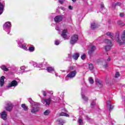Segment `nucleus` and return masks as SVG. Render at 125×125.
<instances>
[{
  "instance_id": "16",
  "label": "nucleus",
  "mask_w": 125,
  "mask_h": 125,
  "mask_svg": "<svg viewBox=\"0 0 125 125\" xmlns=\"http://www.w3.org/2000/svg\"><path fill=\"white\" fill-rule=\"evenodd\" d=\"M96 49V48L95 47V46H92L91 47V49H90L88 51V54L90 55V56H91L92 55V53L93 51H94Z\"/></svg>"
},
{
  "instance_id": "58",
  "label": "nucleus",
  "mask_w": 125,
  "mask_h": 125,
  "mask_svg": "<svg viewBox=\"0 0 125 125\" xmlns=\"http://www.w3.org/2000/svg\"><path fill=\"white\" fill-rule=\"evenodd\" d=\"M83 113V111H80V114H82Z\"/></svg>"
},
{
  "instance_id": "10",
  "label": "nucleus",
  "mask_w": 125,
  "mask_h": 125,
  "mask_svg": "<svg viewBox=\"0 0 125 125\" xmlns=\"http://www.w3.org/2000/svg\"><path fill=\"white\" fill-rule=\"evenodd\" d=\"M31 64L34 68H42V63L40 64L35 62H32Z\"/></svg>"
},
{
  "instance_id": "41",
  "label": "nucleus",
  "mask_w": 125,
  "mask_h": 125,
  "mask_svg": "<svg viewBox=\"0 0 125 125\" xmlns=\"http://www.w3.org/2000/svg\"><path fill=\"white\" fill-rule=\"evenodd\" d=\"M55 44L56 45H59V44H60V41L56 40L55 42Z\"/></svg>"
},
{
  "instance_id": "2",
  "label": "nucleus",
  "mask_w": 125,
  "mask_h": 125,
  "mask_svg": "<svg viewBox=\"0 0 125 125\" xmlns=\"http://www.w3.org/2000/svg\"><path fill=\"white\" fill-rule=\"evenodd\" d=\"M3 29L5 32L8 34L10 33L11 30V22L10 21H7L3 25Z\"/></svg>"
},
{
  "instance_id": "23",
  "label": "nucleus",
  "mask_w": 125,
  "mask_h": 125,
  "mask_svg": "<svg viewBox=\"0 0 125 125\" xmlns=\"http://www.w3.org/2000/svg\"><path fill=\"white\" fill-rule=\"evenodd\" d=\"M28 51L29 52H34V51H35V46L33 45L29 46L28 48Z\"/></svg>"
},
{
  "instance_id": "19",
  "label": "nucleus",
  "mask_w": 125,
  "mask_h": 125,
  "mask_svg": "<svg viewBox=\"0 0 125 125\" xmlns=\"http://www.w3.org/2000/svg\"><path fill=\"white\" fill-rule=\"evenodd\" d=\"M106 106H107L109 110H112L114 108V106L111 105V102L107 101L106 102Z\"/></svg>"
},
{
  "instance_id": "52",
  "label": "nucleus",
  "mask_w": 125,
  "mask_h": 125,
  "mask_svg": "<svg viewBox=\"0 0 125 125\" xmlns=\"http://www.w3.org/2000/svg\"><path fill=\"white\" fill-rule=\"evenodd\" d=\"M107 61H108V62L111 61V58L110 57L108 58Z\"/></svg>"
},
{
  "instance_id": "53",
  "label": "nucleus",
  "mask_w": 125,
  "mask_h": 125,
  "mask_svg": "<svg viewBox=\"0 0 125 125\" xmlns=\"http://www.w3.org/2000/svg\"><path fill=\"white\" fill-rule=\"evenodd\" d=\"M68 8L72 10V9H73V7L72 6H69Z\"/></svg>"
},
{
  "instance_id": "37",
  "label": "nucleus",
  "mask_w": 125,
  "mask_h": 125,
  "mask_svg": "<svg viewBox=\"0 0 125 125\" xmlns=\"http://www.w3.org/2000/svg\"><path fill=\"white\" fill-rule=\"evenodd\" d=\"M89 69V70H93V64L91 63H88Z\"/></svg>"
},
{
  "instance_id": "22",
  "label": "nucleus",
  "mask_w": 125,
  "mask_h": 125,
  "mask_svg": "<svg viewBox=\"0 0 125 125\" xmlns=\"http://www.w3.org/2000/svg\"><path fill=\"white\" fill-rule=\"evenodd\" d=\"M95 81L99 87H102V82L101 81H100L98 78H96Z\"/></svg>"
},
{
  "instance_id": "45",
  "label": "nucleus",
  "mask_w": 125,
  "mask_h": 125,
  "mask_svg": "<svg viewBox=\"0 0 125 125\" xmlns=\"http://www.w3.org/2000/svg\"><path fill=\"white\" fill-rule=\"evenodd\" d=\"M119 77H120V73L119 72H116V73L115 74V77L119 78Z\"/></svg>"
},
{
  "instance_id": "11",
  "label": "nucleus",
  "mask_w": 125,
  "mask_h": 125,
  "mask_svg": "<svg viewBox=\"0 0 125 125\" xmlns=\"http://www.w3.org/2000/svg\"><path fill=\"white\" fill-rule=\"evenodd\" d=\"M0 116H1V119H2V120H6L7 117V113L5 111H3L0 113Z\"/></svg>"
},
{
  "instance_id": "44",
  "label": "nucleus",
  "mask_w": 125,
  "mask_h": 125,
  "mask_svg": "<svg viewBox=\"0 0 125 125\" xmlns=\"http://www.w3.org/2000/svg\"><path fill=\"white\" fill-rule=\"evenodd\" d=\"M122 5V3L120 2H118L117 3H115V5L117 6H121V5Z\"/></svg>"
},
{
  "instance_id": "60",
  "label": "nucleus",
  "mask_w": 125,
  "mask_h": 125,
  "mask_svg": "<svg viewBox=\"0 0 125 125\" xmlns=\"http://www.w3.org/2000/svg\"><path fill=\"white\" fill-rule=\"evenodd\" d=\"M59 78H61V76H59Z\"/></svg>"
},
{
  "instance_id": "34",
  "label": "nucleus",
  "mask_w": 125,
  "mask_h": 125,
  "mask_svg": "<svg viewBox=\"0 0 125 125\" xmlns=\"http://www.w3.org/2000/svg\"><path fill=\"white\" fill-rule=\"evenodd\" d=\"M117 24L120 26H125V23L121 21H118Z\"/></svg>"
},
{
  "instance_id": "38",
  "label": "nucleus",
  "mask_w": 125,
  "mask_h": 125,
  "mask_svg": "<svg viewBox=\"0 0 125 125\" xmlns=\"http://www.w3.org/2000/svg\"><path fill=\"white\" fill-rule=\"evenodd\" d=\"M27 67H26L25 65H23L22 66H21L20 69L21 70H22V71H25V69H27Z\"/></svg>"
},
{
  "instance_id": "17",
  "label": "nucleus",
  "mask_w": 125,
  "mask_h": 125,
  "mask_svg": "<svg viewBox=\"0 0 125 125\" xmlns=\"http://www.w3.org/2000/svg\"><path fill=\"white\" fill-rule=\"evenodd\" d=\"M3 8H4V4L0 2V15L2 14V12H3Z\"/></svg>"
},
{
  "instance_id": "51",
  "label": "nucleus",
  "mask_w": 125,
  "mask_h": 125,
  "mask_svg": "<svg viewBox=\"0 0 125 125\" xmlns=\"http://www.w3.org/2000/svg\"><path fill=\"white\" fill-rule=\"evenodd\" d=\"M61 9H62V10H63V11H64V10H66V9L63 7H60Z\"/></svg>"
},
{
  "instance_id": "14",
  "label": "nucleus",
  "mask_w": 125,
  "mask_h": 125,
  "mask_svg": "<svg viewBox=\"0 0 125 125\" xmlns=\"http://www.w3.org/2000/svg\"><path fill=\"white\" fill-rule=\"evenodd\" d=\"M105 35L108 37H110L112 40H115V34L114 33L108 32L106 33Z\"/></svg>"
},
{
  "instance_id": "36",
  "label": "nucleus",
  "mask_w": 125,
  "mask_h": 125,
  "mask_svg": "<svg viewBox=\"0 0 125 125\" xmlns=\"http://www.w3.org/2000/svg\"><path fill=\"white\" fill-rule=\"evenodd\" d=\"M102 65L104 67L107 68L108 67V63L106 62H102Z\"/></svg>"
},
{
  "instance_id": "6",
  "label": "nucleus",
  "mask_w": 125,
  "mask_h": 125,
  "mask_svg": "<svg viewBox=\"0 0 125 125\" xmlns=\"http://www.w3.org/2000/svg\"><path fill=\"white\" fill-rule=\"evenodd\" d=\"M39 111V104H34V105H32L31 113L35 114Z\"/></svg>"
},
{
  "instance_id": "3",
  "label": "nucleus",
  "mask_w": 125,
  "mask_h": 125,
  "mask_svg": "<svg viewBox=\"0 0 125 125\" xmlns=\"http://www.w3.org/2000/svg\"><path fill=\"white\" fill-rule=\"evenodd\" d=\"M78 41H79V36L77 34H74L71 37L70 43L74 45V44H76L78 42Z\"/></svg>"
},
{
  "instance_id": "61",
  "label": "nucleus",
  "mask_w": 125,
  "mask_h": 125,
  "mask_svg": "<svg viewBox=\"0 0 125 125\" xmlns=\"http://www.w3.org/2000/svg\"><path fill=\"white\" fill-rule=\"evenodd\" d=\"M43 62H44V59H43Z\"/></svg>"
},
{
  "instance_id": "29",
  "label": "nucleus",
  "mask_w": 125,
  "mask_h": 125,
  "mask_svg": "<svg viewBox=\"0 0 125 125\" xmlns=\"http://www.w3.org/2000/svg\"><path fill=\"white\" fill-rule=\"evenodd\" d=\"M23 42L24 40H23L22 39H19L17 42L18 45H19V44H21V43H23Z\"/></svg>"
},
{
  "instance_id": "4",
  "label": "nucleus",
  "mask_w": 125,
  "mask_h": 125,
  "mask_svg": "<svg viewBox=\"0 0 125 125\" xmlns=\"http://www.w3.org/2000/svg\"><path fill=\"white\" fill-rule=\"evenodd\" d=\"M104 42L107 44L105 46V50L106 51H109L110 49H111V48L112 47V46L113 44H112V42L110 40L106 39L104 40Z\"/></svg>"
},
{
  "instance_id": "43",
  "label": "nucleus",
  "mask_w": 125,
  "mask_h": 125,
  "mask_svg": "<svg viewBox=\"0 0 125 125\" xmlns=\"http://www.w3.org/2000/svg\"><path fill=\"white\" fill-rule=\"evenodd\" d=\"M56 30L57 31H58L59 33H60V27H59V25H57L56 27Z\"/></svg>"
},
{
  "instance_id": "15",
  "label": "nucleus",
  "mask_w": 125,
  "mask_h": 125,
  "mask_svg": "<svg viewBox=\"0 0 125 125\" xmlns=\"http://www.w3.org/2000/svg\"><path fill=\"white\" fill-rule=\"evenodd\" d=\"M79 57H80V53H75L72 55V58L74 60H78Z\"/></svg>"
},
{
  "instance_id": "26",
  "label": "nucleus",
  "mask_w": 125,
  "mask_h": 125,
  "mask_svg": "<svg viewBox=\"0 0 125 125\" xmlns=\"http://www.w3.org/2000/svg\"><path fill=\"white\" fill-rule=\"evenodd\" d=\"M1 70H3V71H5V72H7L8 71V68H6V67H5V66L4 65H2L0 67Z\"/></svg>"
},
{
  "instance_id": "5",
  "label": "nucleus",
  "mask_w": 125,
  "mask_h": 125,
  "mask_svg": "<svg viewBox=\"0 0 125 125\" xmlns=\"http://www.w3.org/2000/svg\"><path fill=\"white\" fill-rule=\"evenodd\" d=\"M77 75V71L74 70L70 72L66 76V78H68V79H74Z\"/></svg>"
},
{
  "instance_id": "47",
  "label": "nucleus",
  "mask_w": 125,
  "mask_h": 125,
  "mask_svg": "<svg viewBox=\"0 0 125 125\" xmlns=\"http://www.w3.org/2000/svg\"><path fill=\"white\" fill-rule=\"evenodd\" d=\"M47 92L49 94H53V91H47Z\"/></svg>"
},
{
  "instance_id": "50",
  "label": "nucleus",
  "mask_w": 125,
  "mask_h": 125,
  "mask_svg": "<svg viewBox=\"0 0 125 125\" xmlns=\"http://www.w3.org/2000/svg\"><path fill=\"white\" fill-rule=\"evenodd\" d=\"M101 8H104V4L103 3H102L101 4Z\"/></svg>"
},
{
  "instance_id": "49",
  "label": "nucleus",
  "mask_w": 125,
  "mask_h": 125,
  "mask_svg": "<svg viewBox=\"0 0 125 125\" xmlns=\"http://www.w3.org/2000/svg\"><path fill=\"white\" fill-rule=\"evenodd\" d=\"M75 67L74 66H70L69 67V69L70 70H74Z\"/></svg>"
},
{
  "instance_id": "32",
  "label": "nucleus",
  "mask_w": 125,
  "mask_h": 125,
  "mask_svg": "<svg viewBox=\"0 0 125 125\" xmlns=\"http://www.w3.org/2000/svg\"><path fill=\"white\" fill-rule=\"evenodd\" d=\"M96 23L95 22H93L91 24V29H95L96 28Z\"/></svg>"
},
{
  "instance_id": "18",
  "label": "nucleus",
  "mask_w": 125,
  "mask_h": 125,
  "mask_svg": "<svg viewBox=\"0 0 125 125\" xmlns=\"http://www.w3.org/2000/svg\"><path fill=\"white\" fill-rule=\"evenodd\" d=\"M46 70L49 73H52V72H54L55 71V70L54 69V67L52 66L47 67L46 68Z\"/></svg>"
},
{
  "instance_id": "31",
  "label": "nucleus",
  "mask_w": 125,
  "mask_h": 125,
  "mask_svg": "<svg viewBox=\"0 0 125 125\" xmlns=\"http://www.w3.org/2000/svg\"><path fill=\"white\" fill-rule=\"evenodd\" d=\"M96 106V104H95V100H93L91 103V108H94Z\"/></svg>"
},
{
  "instance_id": "48",
  "label": "nucleus",
  "mask_w": 125,
  "mask_h": 125,
  "mask_svg": "<svg viewBox=\"0 0 125 125\" xmlns=\"http://www.w3.org/2000/svg\"><path fill=\"white\" fill-rule=\"evenodd\" d=\"M120 17H124L125 16V14L124 13H121L120 14Z\"/></svg>"
},
{
  "instance_id": "54",
  "label": "nucleus",
  "mask_w": 125,
  "mask_h": 125,
  "mask_svg": "<svg viewBox=\"0 0 125 125\" xmlns=\"http://www.w3.org/2000/svg\"><path fill=\"white\" fill-rule=\"evenodd\" d=\"M30 71H32V70L29 69V70H25V71H24V72H25V73H27V72H30Z\"/></svg>"
},
{
  "instance_id": "46",
  "label": "nucleus",
  "mask_w": 125,
  "mask_h": 125,
  "mask_svg": "<svg viewBox=\"0 0 125 125\" xmlns=\"http://www.w3.org/2000/svg\"><path fill=\"white\" fill-rule=\"evenodd\" d=\"M59 1L61 4H62V3L65 1V0H59Z\"/></svg>"
},
{
  "instance_id": "27",
  "label": "nucleus",
  "mask_w": 125,
  "mask_h": 125,
  "mask_svg": "<svg viewBox=\"0 0 125 125\" xmlns=\"http://www.w3.org/2000/svg\"><path fill=\"white\" fill-rule=\"evenodd\" d=\"M78 122L79 123V125H83V121L82 118H79L78 119Z\"/></svg>"
},
{
  "instance_id": "24",
  "label": "nucleus",
  "mask_w": 125,
  "mask_h": 125,
  "mask_svg": "<svg viewBox=\"0 0 125 125\" xmlns=\"http://www.w3.org/2000/svg\"><path fill=\"white\" fill-rule=\"evenodd\" d=\"M82 99H83L84 101H87L88 100L87 97L84 95V93L83 92L82 93Z\"/></svg>"
},
{
  "instance_id": "40",
  "label": "nucleus",
  "mask_w": 125,
  "mask_h": 125,
  "mask_svg": "<svg viewBox=\"0 0 125 125\" xmlns=\"http://www.w3.org/2000/svg\"><path fill=\"white\" fill-rule=\"evenodd\" d=\"M81 57L82 60H84V59H85V58H86V56L85 55V54H83L82 56H81Z\"/></svg>"
},
{
  "instance_id": "30",
  "label": "nucleus",
  "mask_w": 125,
  "mask_h": 125,
  "mask_svg": "<svg viewBox=\"0 0 125 125\" xmlns=\"http://www.w3.org/2000/svg\"><path fill=\"white\" fill-rule=\"evenodd\" d=\"M21 106L24 111H28V107H27L25 104H22Z\"/></svg>"
},
{
  "instance_id": "13",
  "label": "nucleus",
  "mask_w": 125,
  "mask_h": 125,
  "mask_svg": "<svg viewBox=\"0 0 125 125\" xmlns=\"http://www.w3.org/2000/svg\"><path fill=\"white\" fill-rule=\"evenodd\" d=\"M18 46L19 47H20V48H22V49H24V50H28V48L27 47V44L24 43L22 44H19L18 45Z\"/></svg>"
},
{
  "instance_id": "28",
  "label": "nucleus",
  "mask_w": 125,
  "mask_h": 125,
  "mask_svg": "<svg viewBox=\"0 0 125 125\" xmlns=\"http://www.w3.org/2000/svg\"><path fill=\"white\" fill-rule=\"evenodd\" d=\"M58 123L60 125H64V121L62 119H58Z\"/></svg>"
},
{
  "instance_id": "35",
  "label": "nucleus",
  "mask_w": 125,
  "mask_h": 125,
  "mask_svg": "<svg viewBox=\"0 0 125 125\" xmlns=\"http://www.w3.org/2000/svg\"><path fill=\"white\" fill-rule=\"evenodd\" d=\"M60 116H64V117H69V114L65 112H61L60 113Z\"/></svg>"
},
{
  "instance_id": "20",
  "label": "nucleus",
  "mask_w": 125,
  "mask_h": 125,
  "mask_svg": "<svg viewBox=\"0 0 125 125\" xmlns=\"http://www.w3.org/2000/svg\"><path fill=\"white\" fill-rule=\"evenodd\" d=\"M13 106H12V104L11 103H9L7 104V106L6 107V110L7 111H11L12 110V108Z\"/></svg>"
},
{
  "instance_id": "55",
  "label": "nucleus",
  "mask_w": 125,
  "mask_h": 125,
  "mask_svg": "<svg viewBox=\"0 0 125 125\" xmlns=\"http://www.w3.org/2000/svg\"><path fill=\"white\" fill-rule=\"evenodd\" d=\"M85 118L86 120H89V118L87 116H85Z\"/></svg>"
},
{
  "instance_id": "9",
  "label": "nucleus",
  "mask_w": 125,
  "mask_h": 125,
  "mask_svg": "<svg viewBox=\"0 0 125 125\" xmlns=\"http://www.w3.org/2000/svg\"><path fill=\"white\" fill-rule=\"evenodd\" d=\"M68 34V30L67 29H64L62 30V33L61 34V36L62 38L64 39L65 40H66L67 39V34Z\"/></svg>"
},
{
  "instance_id": "21",
  "label": "nucleus",
  "mask_w": 125,
  "mask_h": 125,
  "mask_svg": "<svg viewBox=\"0 0 125 125\" xmlns=\"http://www.w3.org/2000/svg\"><path fill=\"white\" fill-rule=\"evenodd\" d=\"M5 77L4 76H1L0 79V86H3L4 84V79Z\"/></svg>"
},
{
  "instance_id": "42",
  "label": "nucleus",
  "mask_w": 125,
  "mask_h": 125,
  "mask_svg": "<svg viewBox=\"0 0 125 125\" xmlns=\"http://www.w3.org/2000/svg\"><path fill=\"white\" fill-rule=\"evenodd\" d=\"M42 93L43 96H46V93H47V91H42Z\"/></svg>"
},
{
  "instance_id": "33",
  "label": "nucleus",
  "mask_w": 125,
  "mask_h": 125,
  "mask_svg": "<svg viewBox=\"0 0 125 125\" xmlns=\"http://www.w3.org/2000/svg\"><path fill=\"white\" fill-rule=\"evenodd\" d=\"M50 113V111L49 110H46L44 112L43 114L44 116H48Z\"/></svg>"
},
{
  "instance_id": "57",
  "label": "nucleus",
  "mask_w": 125,
  "mask_h": 125,
  "mask_svg": "<svg viewBox=\"0 0 125 125\" xmlns=\"http://www.w3.org/2000/svg\"><path fill=\"white\" fill-rule=\"evenodd\" d=\"M72 0V1H73V2H76L77 0Z\"/></svg>"
},
{
  "instance_id": "12",
  "label": "nucleus",
  "mask_w": 125,
  "mask_h": 125,
  "mask_svg": "<svg viewBox=\"0 0 125 125\" xmlns=\"http://www.w3.org/2000/svg\"><path fill=\"white\" fill-rule=\"evenodd\" d=\"M62 20H63V16H57L54 18V21L56 22H61Z\"/></svg>"
},
{
  "instance_id": "39",
  "label": "nucleus",
  "mask_w": 125,
  "mask_h": 125,
  "mask_svg": "<svg viewBox=\"0 0 125 125\" xmlns=\"http://www.w3.org/2000/svg\"><path fill=\"white\" fill-rule=\"evenodd\" d=\"M89 82L91 84H92V83H94V81H93V79H92V77L89 78Z\"/></svg>"
},
{
  "instance_id": "25",
  "label": "nucleus",
  "mask_w": 125,
  "mask_h": 125,
  "mask_svg": "<svg viewBox=\"0 0 125 125\" xmlns=\"http://www.w3.org/2000/svg\"><path fill=\"white\" fill-rule=\"evenodd\" d=\"M28 101H29V103H30V104H32V106H33L34 105H35V104H38V103H35V102H34V101H33V100H32V99H31V98H29V99H28Z\"/></svg>"
},
{
  "instance_id": "8",
  "label": "nucleus",
  "mask_w": 125,
  "mask_h": 125,
  "mask_svg": "<svg viewBox=\"0 0 125 125\" xmlns=\"http://www.w3.org/2000/svg\"><path fill=\"white\" fill-rule=\"evenodd\" d=\"M50 101H51V98H49L47 99H43L42 100V102L44 105H49V104H50Z\"/></svg>"
},
{
  "instance_id": "7",
  "label": "nucleus",
  "mask_w": 125,
  "mask_h": 125,
  "mask_svg": "<svg viewBox=\"0 0 125 125\" xmlns=\"http://www.w3.org/2000/svg\"><path fill=\"white\" fill-rule=\"evenodd\" d=\"M18 85V82L16 80L12 81L7 86V88H10V87H16Z\"/></svg>"
},
{
  "instance_id": "1",
  "label": "nucleus",
  "mask_w": 125,
  "mask_h": 125,
  "mask_svg": "<svg viewBox=\"0 0 125 125\" xmlns=\"http://www.w3.org/2000/svg\"><path fill=\"white\" fill-rule=\"evenodd\" d=\"M120 34L119 32H117L115 35V40L116 42L122 45L124 44L125 42V30H124L121 35V40H120Z\"/></svg>"
},
{
  "instance_id": "56",
  "label": "nucleus",
  "mask_w": 125,
  "mask_h": 125,
  "mask_svg": "<svg viewBox=\"0 0 125 125\" xmlns=\"http://www.w3.org/2000/svg\"><path fill=\"white\" fill-rule=\"evenodd\" d=\"M55 76L56 77H58V73H55Z\"/></svg>"
},
{
  "instance_id": "59",
  "label": "nucleus",
  "mask_w": 125,
  "mask_h": 125,
  "mask_svg": "<svg viewBox=\"0 0 125 125\" xmlns=\"http://www.w3.org/2000/svg\"><path fill=\"white\" fill-rule=\"evenodd\" d=\"M58 9H59V8H57V10H58Z\"/></svg>"
}]
</instances>
